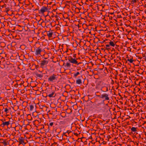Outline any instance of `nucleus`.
Instances as JSON below:
<instances>
[{"label":"nucleus","mask_w":146,"mask_h":146,"mask_svg":"<svg viewBox=\"0 0 146 146\" xmlns=\"http://www.w3.org/2000/svg\"><path fill=\"white\" fill-rule=\"evenodd\" d=\"M68 60L70 63L76 64L77 65H79L80 64H81V62L78 63L77 61L78 59L76 58H73L71 56H69L68 57Z\"/></svg>","instance_id":"f257e3e1"},{"label":"nucleus","mask_w":146,"mask_h":146,"mask_svg":"<svg viewBox=\"0 0 146 146\" xmlns=\"http://www.w3.org/2000/svg\"><path fill=\"white\" fill-rule=\"evenodd\" d=\"M98 97L102 99L103 103H104V101L106 100H109L110 98L109 97V95L106 93H104L101 95H96Z\"/></svg>","instance_id":"f03ea898"},{"label":"nucleus","mask_w":146,"mask_h":146,"mask_svg":"<svg viewBox=\"0 0 146 146\" xmlns=\"http://www.w3.org/2000/svg\"><path fill=\"white\" fill-rule=\"evenodd\" d=\"M57 78L56 75L53 74L49 77L48 79V82H55L57 80Z\"/></svg>","instance_id":"7ed1b4c3"},{"label":"nucleus","mask_w":146,"mask_h":146,"mask_svg":"<svg viewBox=\"0 0 146 146\" xmlns=\"http://www.w3.org/2000/svg\"><path fill=\"white\" fill-rule=\"evenodd\" d=\"M47 96L49 97H54L56 96V94L54 91L49 90L47 93Z\"/></svg>","instance_id":"20e7f679"},{"label":"nucleus","mask_w":146,"mask_h":146,"mask_svg":"<svg viewBox=\"0 0 146 146\" xmlns=\"http://www.w3.org/2000/svg\"><path fill=\"white\" fill-rule=\"evenodd\" d=\"M41 63L40 64V67L41 68H43L45 65H46L48 62V60H45L44 59L40 61Z\"/></svg>","instance_id":"39448f33"},{"label":"nucleus","mask_w":146,"mask_h":146,"mask_svg":"<svg viewBox=\"0 0 146 146\" xmlns=\"http://www.w3.org/2000/svg\"><path fill=\"white\" fill-rule=\"evenodd\" d=\"M48 11V8L47 7L42 6L41 9L38 11L39 13L43 14L45 12H47Z\"/></svg>","instance_id":"423d86ee"},{"label":"nucleus","mask_w":146,"mask_h":146,"mask_svg":"<svg viewBox=\"0 0 146 146\" xmlns=\"http://www.w3.org/2000/svg\"><path fill=\"white\" fill-rule=\"evenodd\" d=\"M42 49L40 47H38L36 49H35V54L36 55H40L41 52L42 51Z\"/></svg>","instance_id":"0eeeda50"},{"label":"nucleus","mask_w":146,"mask_h":146,"mask_svg":"<svg viewBox=\"0 0 146 146\" xmlns=\"http://www.w3.org/2000/svg\"><path fill=\"white\" fill-rule=\"evenodd\" d=\"M82 79L83 77L82 76L78 77V79L76 80V84H82Z\"/></svg>","instance_id":"6e6552de"},{"label":"nucleus","mask_w":146,"mask_h":146,"mask_svg":"<svg viewBox=\"0 0 146 146\" xmlns=\"http://www.w3.org/2000/svg\"><path fill=\"white\" fill-rule=\"evenodd\" d=\"M18 142L20 144H23V143L25 144V143L24 142V138L21 136L19 138Z\"/></svg>","instance_id":"1a4fd4ad"},{"label":"nucleus","mask_w":146,"mask_h":146,"mask_svg":"<svg viewBox=\"0 0 146 146\" xmlns=\"http://www.w3.org/2000/svg\"><path fill=\"white\" fill-rule=\"evenodd\" d=\"M36 76L37 78H42L43 76V74L41 73L40 74H39L38 73H35Z\"/></svg>","instance_id":"9d476101"},{"label":"nucleus","mask_w":146,"mask_h":146,"mask_svg":"<svg viewBox=\"0 0 146 146\" xmlns=\"http://www.w3.org/2000/svg\"><path fill=\"white\" fill-rule=\"evenodd\" d=\"M53 32L52 31H48L47 32V34L48 36L49 37H52L53 35Z\"/></svg>","instance_id":"9b49d317"},{"label":"nucleus","mask_w":146,"mask_h":146,"mask_svg":"<svg viewBox=\"0 0 146 146\" xmlns=\"http://www.w3.org/2000/svg\"><path fill=\"white\" fill-rule=\"evenodd\" d=\"M10 124V122L9 121H5V122H3V123L1 125H3L2 126L3 127L5 126L6 125L8 126Z\"/></svg>","instance_id":"f8f14e48"},{"label":"nucleus","mask_w":146,"mask_h":146,"mask_svg":"<svg viewBox=\"0 0 146 146\" xmlns=\"http://www.w3.org/2000/svg\"><path fill=\"white\" fill-rule=\"evenodd\" d=\"M131 130L132 132H138V129L137 128L135 127H132L131 128Z\"/></svg>","instance_id":"ddd939ff"},{"label":"nucleus","mask_w":146,"mask_h":146,"mask_svg":"<svg viewBox=\"0 0 146 146\" xmlns=\"http://www.w3.org/2000/svg\"><path fill=\"white\" fill-rule=\"evenodd\" d=\"M109 44H110L109 45H110V46H111L113 47L115 45V44L114 43V42L112 41H111L109 42Z\"/></svg>","instance_id":"4468645a"},{"label":"nucleus","mask_w":146,"mask_h":146,"mask_svg":"<svg viewBox=\"0 0 146 146\" xmlns=\"http://www.w3.org/2000/svg\"><path fill=\"white\" fill-rule=\"evenodd\" d=\"M80 74V72H77L76 73L74 74V77L76 78L78 75Z\"/></svg>","instance_id":"2eb2a0df"},{"label":"nucleus","mask_w":146,"mask_h":146,"mask_svg":"<svg viewBox=\"0 0 146 146\" xmlns=\"http://www.w3.org/2000/svg\"><path fill=\"white\" fill-rule=\"evenodd\" d=\"M106 50H110L111 48L110 47V45L109 44H107L106 45Z\"/></svg>","instance_id":"dca6fc26"},{"label":"nucleus","mask_w":146,"mask_h":146,"mask_svg":"<svg viewBox=\"0 0 146 146\" xmlns=\"http://www.w3.org/2000/svg\"><path fill=\"white\" fill-rule=\"evenodd\" d=\"M127 61H129V62L130 63H132L134 61V60H133V58H132L131 59H127Z\"/></svg>","instance_id":"f3484780"},{"label":"nucleus","mask_w":146,"mask_h":146,"mask_svg":"<svg viewBox=\"0 0 146 146\" xmlns=\"http://www.w3.org/2000/svg\"><path fill=\"white\" fill-rule=\"evenodd\" d=\"M70 66L71 64L67 62L66 63V66L67 68H70Z\"/></svg>","instance_id":"a211bd4d"},{"label":"nucleus","mask_w":146,"mask_h":146,"mask_svg":"<svg viewBox=\"0 0 146 146\" xmlns=\"http://www.w3.org/2000/svg\"><path fill=\"white\" fill-rule=\"evenodd\" d=\"M30 110V111H32L34 108V106L33 105H31L29 106Z\"/></svg>","instance_id":"6ab92c4d"},{"label":"nucleus","mask_w":146,"mask_h":146,"mask_svg":"<svg viewBox=\"0 0 146 146\" xmlns=\"http://www.w3.org/2000/svg\"><path fill=\"white\" fill-rule=\"evenodd\" d=\"M54 122H50L49 124V125H50V126H52L53 125Z\"/></svg>","instance_id":"aec40b11"},{"label":"nucleus","mask_w":146,"mask_h":146,"mask_svg":"<svg viewBox=\"0 0 146 146\" xmlns=\"http://www.w3.org/2000/svg\"><path fill=\"white\" fill-rule=\"evenodd\" d=\"M137 2L136 0H132L131 3H136Z\"/></svg>","instance_id":"412c9836"},{"label":"nucleus","mask_w":146,"mask_h":146,"mask_svg":"<svg viewBox=\"0 0 146 146\" xmlns=\"http://www.w3.org/2000/svg\"><path fill=\"white\" fill-rule=\"evenodd\" d=\"M8 110L7 108H5V109L4 111L7 113L8 111Z\"/></svg>","instance_id":"4be33fe9"},{"label":"nucleus","mask_w":146,"mask_h":146,"mask_svg":"<svg viewBox=\"0 0 146 146\" xmlns=\"http://www.w3.org/2000/svg\"><path fill=\"white\" fill-rule=\"evenodd\" d=\"M76 54H73V57H74V58H76Z\"/></svg>","instance_id":"5701e85b"},{"label":"nucleus","mask_w":146,"mask_h":146,"mask_svg":"<svg viewBox=\"0 0 146 146\" xmlns=\"http://www.w3.org/2000/svg\"><path fill=\"white\" fill-rule=\"evenodd\" d=\"M47 23H46V24H45V25H46L47 26H46L47 27H48L49 26V24H47Z\"/></svg>","instance_id":"b1692460"},{"label":"nucleus","mask_w":146,"mask_h":146,"mask_svg":"<svg viewBox=\"0 0 146 146\" xmlns=\"http://www.w3.org/2000/svg\"><path fill=\"white\" fill-rule=\"evenodd\" d=\"M71 132V131H70L69 130H67L66 131V133H68V134H69Z\"/></svg>","instance_id":"393cba45"},{"label":"nucleus","mask_w":146,"mask_h":146,"mask_svg":"<svg viewBox=\"0 0 146 146\" xmlns=\"http://www.w3.org/2000/svg\"><path fill=\"white\" fill-rule=\"evenodd\" d=\"M74 135H76V136H77L78 135V134L77 133H74Z\"/></svg>","instance_id":"a878e982"},{"label":"nucleus","mask_w":146,"mask_h":146,"mask_svg":"<svg viewBox=\"0 0 146 146\" xmlns=\"http://www.w3.org/2000/svg\"><path fill=\"white\" fill-rule=\"evenodd\" d=\"M3 143L5 145H7V142L5 141H4L3 142Z\"/></svg>","instance_id":"bb28decb"},{"label":"nucleus","mask_w":146,"mask_h":146,"mask_svg":"<svg viewBox=\"0 0 146 146\" xmlns=\"http://www.w3.org/2000/svg\"><path fill=\"white\" fill-rule=\"evenodd\" d=\"M50 19H49V20H47H47H46V19H45V20H46V23H48V22H49V21H50Z\"/></svg>","instance_id":"cd10ccee"},{"label":"nucleus","mask_w":146,"mask_h":146,"mask_svg":"<svg viewBox=\"0 0 146 146\" xmlns=\"http://www.w3.org/2000/svg\"><path fill=\"white\" fill-rule=\"evenodd\" d=\"M100 104H101V103H98V104H97V105L98 106H99V105H100Z\"/></svg>","instance_id":"c85d7f7f"},{"label":"nucleus","mask_w":146,"mask_h":146,"mask_svg":"<svg viewBox=\"0 0 146 146\" xmlns=\"http://www.w3.org/2000/svg\"><path fill=\"white\" fill-rule=\"evenodd\" d=\"M66 132L64 133L63 134V135H65V134L66 133Z\"/></svg>","instance_id":"c756f323"},{"label":"nucleus","mask_w":146,"mask_h":146,"mask_svg":"<svg viewBox=\"0 0 146 146\" xmlns=\"http://www.w3.org/2000/svg\"><path fill=\"white\" fill-rule=\"evenodd\" d=\"M9 11V10H6V12H8Z\"/></svg>","instance_id":"7c9ffc66"},{"label":"nucleus","mask_w":146,"mask_h":146,"mask_svg":"<svg viewBox=\"0 0 146 146\" xmlns=\"http://www.w3.org/2000/svg\"><path fill=\"white\" fill-rule=\"evenodd\" d=\"M99 93L98 92H96V94H97V93Z\"/></svg>","instance_id":"2f4dec72"},{"label":"nucleus","mask_w":146,"mask_h":146,"mask_svg":"<svg viewBox=\"0 0 146 146\" xmlns=\"http://www.w3.org/2000/svg\"><path fill=\"white\" fill-rule=\"evenodd\" d=\"M108 91V88H107L106 91Z\"/></svg>","instance_id":"473e14b6"},{"label":"nucleus","mask_w":146,"mask_h":146,"mask_svg":"<svg viewBox=\"0 0 146 146\" xmlns=\"http://www.w3.org/2000/svg\"><path fill=\"white\" fill-rule=\"evenodd\" d=\"M54 17V16H53V15H52V16H51V17Z\"/></svg>","instance_id":"72a5a7b5"},{"label":"nucleus","mask_w":146,"mask_h":146,"mask_svg":"<svg viewBox=\"0 0 146 146\" xmlns=\"http://www.w3.org/2000/svg\"><path fill=\"white\" fill-rule=\"evenodd\" d=\"M65 136H67V135H65Z\"/></svg>","instance_id":"f704fd0d"},{"label":"nucleus","mask_w":146,"mask_h":146,"mask_svg":"<svg viewBox=\"0 0 146 146\" xmlns=\"http://www.w3.org/2000/svg\"><path fill=\"white\" fill-rule=\"evenodd\" d=\"M59 134V132H58V134Z\"/></svg>","instance_id":"c9c22d12"},{"label":"nucleus","mask_w":146,"mask_h":146,"mask_svg":"<svg viewBox=\"0 0 146 146\" xmlns=\"http://www.w3.org/2000/svg\"><path fill=\"white\" fill-rule=\"evenodd\" d=\"M137 143V145H138V143Z\"/></svg>","instance_id":"e433bc0d"},{"label":"nucleus","mask_w":146,"mask_h":146,"mask_svg":"<svg viewBox=\"0 0 146 146\" xmlns=\"http://www.w3.org/2000/svg\"><path fill=\"white\" fill-rule=\"evenodd\" d=\"M45 59H47V58H44Z\"/></svg>","instance_id":"4c0bfd02"},{"label":"nucleus","mask_w":146,"mask_h":146,"mask_svg":"<svg viewBox=\"0 0 146 146\" xmlns=\"http://www.w3.org/2000/svg\"><path fill=\"white\" fill-rule=\"evenodd\" d=\"M136 134H137V133H137V132H136Z\"/></svg>","instance_id":"58836bf2"}]
</instances>
